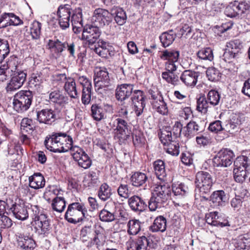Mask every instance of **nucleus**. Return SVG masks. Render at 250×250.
<instances>
[{
    "label": "nucleus",
    "instance_id": "obj_1",
    "mask_svg": "<svg viewBox=\"0 0 250 250\" xmlns=\"http://www.w3.org/2000/svg\"><path fill=\"white\" fill-rule=\"evenodd\" d=\"M87 209L83 205L78 202L69 204L65 214V219L72 224L85 221L87 218Z\"/></svg>",
    "mask_w": 250,
    "mask_h": 250
},
{
    "label": "nucleus",
    "instance_id": "obj_2",
    "mask_svg": "<svg viewBox=\"0 0 250 250\" xmlns=\"http://www.w3.org/2000/svg\"><path fill=\"white\" fill-rule=\"evenodd\" d=\"M33 97V93L30 90H21L18 92L14 97V109L19 113L26 111L31 104Z\"/></svg>",
    "mask_w": 250,
    "mask_h": 250
},
{
    "label": "nucleus",
    "instance_id": "obj_3",
    "mask_svg": "<svg viewBox=\"0 0 250 250\" xmlns=\"http://www.w3.org/2000/svg\"><path fill=\"white\" fill-rule=\"evenodd\" d=\"M66 133L58 132L53 133L49 137H46L44 144L46 148L52 152L61 153L62 151L66 150L68 147L66 146H62V142H64L66 139Z\"/></svg>",
    "mask_w": 250,
    "mask_h": 250
},
{
    "label": "nucleus",
    "instance_id": "obj_4",
    "mask_svg": "<svg viewBox=\"0 0 250 250\" xmlns=\"http://www.w3.org/2000/svg\"><path fill=\"white\" fill-rule=\"evenodd\" d=\"M18 65H15L13 71L10 72V80L5 87L7 92H11L20 88L25 81L26 73L23 71L19 70Z\"/></svg>",
    "mask_w": 250,
    "mask_h": 250
},
{
    "label": "nucleus",
    "instance_id": "obj_5",
    "mask_svg": "<svg viewBox=\"0 0 250 250\" xmlns=\"http://www.w3.org/2000/svg\"><path fill=\"white\" fill-rule=\"evenodd\" d=\"M234 178L237 182H243L247 177L246 171L250 166L249 159L245 156L238 157L234 161Z\"/></svg>",
    "mask_w": 250,
    "mask_h": 250
},
{
    "label": "nucleus",
    "instance_id": "obj_6",
    "mask_svg": "<svg viewBox=\"0 0 250 250\" xmlns=\"http://www.w3.org/2000/svg\"><path fill=\"white\" fill-rule=\"evenodd\" d=\"M195 183L201 194L210 192L213 185L211 175L208 172L199 171L196 175Z\"/></svg>",
    "mask_w": 250,
    "mask_h": 250
},
{
    "label": "nucleus",
    "instance_id": "obj_7",
    "mask_svg": "<svg viewBox=\"0 0 250 250\" xmlns=\"http://www.w3.org/2000/svg\"><path fill=\"white\" fill-rule=\"evenodd\" d=\"M95 88L96 91L102 93L110 84L108 72L105 68L97 69L95 72L94 79Z\"/></svg>",
    "mask_w": 250,
    "mask_h": 250
},
{
    "label": "nucleus",
    "instance_id": "obj_8",
    "mask_svg": "<svg viewBox=\"0 0 250 250\" xmlns=\"http://www.w3.org/2000/svg\"><path fill=\"white\" fill-rule=\"evenodd\" d=\"M234 156L232 151L227 148L222 149L213 158V166L214 167H228L232 163Z\"/></svg>",
    "mask_w": 250,
    "mask_h": 250
},
{
    "label": "nucleus",
    "instance_id": "obj_9",
    "mask_svg": "<svg viewBox=\"0 0 250 250\" xmlns=\"http://www.w3.org/2000/svg\"><path fill=\"white\" fill-rule=\"evenodd\" d=\"M32 210L33 212V219L36 228L41 229L42 232L45 233L49 226L47 216L40 212L39 207L37 206L32 207Z\"/></svg>",
    "mask_w": 250,
    "mask_h": 250
},
{
    "label": "nucleus",
    "instance_id": "obj_10",
    "mask_svg": "<svg viewBox=\"0 0 250 250\" xmlns=\"http://www.w3.org/2000/svg\"><path fill=\"white\" fill-rule=\"evenodd\" d=\"M92 20L96 25L103 27L108 26L112 21V16L107 10L97 8L94 11Z\"/></svg>",
    "mask_w": 250,
    "mask_h": 250
},
{
    "label": "nucleus",
    "instance_id": "obj_11",
    "mask_svg": "<svg viewBox=\"0 0 250 250\" xmlns=\"http://www.w3.org/2000/svg\"><path fill=\"white\" fill-rule=\"evenodd\" d=\"M110 125L113 128L115 137L118 139L123 138L129 134L127 123L121 118L112 119Z\"/></svg>",
    "mask_w": 250,
    "mask_h": 250
},
{
    "label": "nucleus",
    "instance_id": "obj_12",
    "mask_svg": "<svg viewBox=\"0 0 250 250\" xmlns=\"http://www.w3.org/2000/svg\"><path fill=\"white\" fill-rule=\"evenodd\" d=\"M242 45L238 40L230 41L227 43L226 48L223 55L226 62L231 61L236 58L240 53Z\"/></svg>",
    "mask_w": 250,
    "mask_h": 250
},
{
    "label": "nucleus",
    "instance_id": "obj_13",
    "mask_svg": "<svg viewBox=\"0 0 250 250\" xmlns=\"http://www.w3.org/2000/svg\"><path fill=\"white\" fill-rule=\"evenodd\" d=\"M71 10V6L69 4L61 5L58 9L59 23L62 29H65L69 26Z\"/></svg>",
    "mask_w": 250,
    "mask_h": 250
},
{
    "label": "nucleus",
    "instance_id": "obj_14",
    "mask_svg": "<svg viewBox=\"0 0 250 250\" xmlns=\"http://www.w3.org/2000/svg\"><path fill=\"white\" fill-rule=\"evenodd\" d=\"M73 159L78 162L79 166L84 169L88 168L91 165V161L87 154L80 147L75 146L72 149Z\"/></svg>",
    "mask_w": 250,
    "mask_h": 250
},
{
    "label": "nucleus",
    "instance_id": "obj_15",
    "mask_svg": "<svg viewBox=\"0 0 250 250\" xmlns=\"http://www.w3.org/2000/svg\"><path fill=\"white\" fill-rule=\"evenodd\" d=\"M101 32L97 25L88 26L83 29L82 39L86 40L89 44L96 42L101 35Z\"/></svg>",
    "mask_w": 250,
    "mask_h": 250
},
{
    "label": "nucleus",
    "instance_id": "obj_16",
    "mask_svg": "<svg viewBox=\"0 0 250 250\" xmlns=\"http://www.w3.org/2000/svg\"><path fill=\"white\" fill-rule=\"evenodd\" d=\"M134 85L130 83H124L117 86L115 96L117 100L124 101L128 99L134 90Z\"/></svg>",
    "mask_w": 250,
    "mask_h": 250
},
{
    "label": "nucleus",
    "instance_id": "obj_17",
    "mask_svg": "<svg viewBox=\"0 0 250 250\" xmlns=\"http://www.w3.org/2000/svg\"><path fill=\"white\" fill-rule=\"evenodd\" d=\"M10 210L13 213L15 218L19 220H24L28 217L27 208L24 203H14L12 200Z\"/></svg>",
    "mask_w": 250,
    "mask_h": 250
},
{
    "label": "nucleus",
    "instance_id": "obj_18",
    "mask_svg": "<svg viewBox=\"0 0 250 250\" xmlns=\"http://www.w3.org/2000/svg\"><path fill=\"white\" fill-rule=\"evenodd\" d=\"M15 65H17L16 57H11L4 64L0 66V82H4L10 76L11 71H13Z\"/></svg>",
    "mask_w": 250,
    "mask_h": 250
},
{
    "label": "nucleus",
    "instance_id": "obj_19",
    "mask_svg": "<svg viewBox=\"0 0 250 250\" xmlns=\"http://www.w3.org/2000/svg\"><path fill=\"white\" fill-rule=\"evenodd\" d=\"M152 194L166 203L170 198L171 188L167 184L157 185Z\"/></svg>",
    "mask_w": 250,
    "mask_h": 250
},
{
    "label": "nucleus",
    "instance_id": "obj_20",
    "mask_svg": "<svg viewBox=\"0 0 250 250\" xmlns=\"http://www.w3.org/2000/svg\"><path fill=\"white\" fill-rule=\"evenodd\" d=\"M199 77L197 72L191 70H185L180 76L181 81L188 87H194Z\"/></svg>",
    "mask_w": 250,
    "mask_h": 250
},
{
    "label": "nucleus",
    "instance_id": "obj_21",
    "mask_svg": "<svg viewBox=\"0 0 250 250\" xmlns=\"http://www.w3.org/2000/svg\"><path fill=\"white\" fill-rule=\"evenodd\" d=\"M60 77L62 79L66 80L64 88L67 93L71 98L78 99L79 94L74 80L71 78H67L65 74H60Z\"/></svg>",
    "mask_w": 250,
    "mask_h": 250
},
{
    "label": "nucleus",
    "instance_id": "obj_22",
    "mask_svg": "<svg viewBox=\"0 0 250 250\" xmlns=\"http://www.w3.org/2000/svg\"><path fill=\"white\" fill-rule=\"evenodd\" d=\"M37 119L41 123L51 124L56 120L54 111L51 109H44L37 113Z\"/></svg>",
    "mask_w": 250,
    "mask_h": 250
},
{
    "label": "nucleus",
    "instance_id": "obj_23",
    "mask_svg": "<svg viewBox=\"0 0 250 250\" xmlns=\"http://www.w3.org/2000/svg\"><path fill=\"white\" fill-rule=\"evenodd\" d=\"M18 245L24 250H33L35 248V242L30 237L21 233L17 235Z\"/></svg>",
    "mask_w": 250,
    "mask_h": 250
},
{
    "label": "nucleus",
    "instance_id": "obj_24",
    "mask_svg": "<svg viewBox=\"0 0 250 250\" xmlns=\"http://www.w3.org/2000/svg\"><path fill=\"white\" fill-rule=\"evenodd\" d=\"M29 186L35 189L43 188L45 184V180L43 176L39 172L35 173L29 177Z\"/></svg>",
    "mask_w": 250,
    "mask_h": 250
},
{
    "label": "nucleus",
    "instance_id": "obj_25",
    "mask_svg": "<svg viewBox=\"0 0 250 250\" xmlns=\"http://www.w3.org/2000/svg\"><path fill=\"white\" fill-rule=\"evenodd\" d=\"M205 218L208 224L214 226L224 227L229 226V222H221V219L218 215V212H211L206 214Z\"/></svg>",
    "mask_w": 250,
    "mask_h": 250
},
{
    "label": "nucleus",
    "instance_id": "obj_26",
    "mask_svg": "<svg viewBox=\"0 0 250 250\" xmlns=\"http://www.w3.org/2000/svg\"><path fill=\"white\" fill-rule=\"evenodd\" d=\"M172 190L173 195L176 198L181 199L186 196L189 193V188L184 183L173 185Z\"/></svg>",
    "mask_w": 250,
    "mask_h": 250
},
{
    "label": "nucleus",
    "instance_id": "obj_27",
    "mask_svg": "<svg viewBox=\"0 0 250 250\" xmlns=\"http://www.w3.org/2000/svg\"><path fill=\"white\" fill-rule=\"evenodd\" d=\"M148 239L145 236L139 237L136 242H131L128 250H146L149 246Z\"/></svg>",
    "mask_w": 250,
    "mask_h": 250
},
{
    "label": "nucleus",
    "instance_id": "obj_28",
    "mask_svg": "<svg viewBox=\"0 0 250 250\" xmlns=\"http://www.w3.org/2000/svg\"><path fill=\"white\" fill-rule=\"evenodd\" d=\"M128 203L132 210L134 211H143L146 207L145 202L139 196H133L128 200Z\"/></svg>",
    "mask_w": 250,
    "mask_h": 250
},
{
    "label": "nucleus",
    "instance_id": "obj_29",
    "mask_svg": "<svg viewBox=\"0 0 250 250\" xmlns=\"http://www.w3.org/2000/svg\"><path fill=\"white\" fill-rule=\"evenodd\" d=\"M111 16L114 17V20L118 25H123L126 22L127 17L124 10L120 7H114L111 10Z\"/></svg>",
    "mask_w": 250,
    "mask_h": 250
},
{
    "label": "nucleus",
    "instance_id": "obj_30",
    "mask_svg": "<svg viewBox=\"0 0 250 250\" xmlns=\"http://www.w3.org/2000/svg\"><path fill=\"white\" fill-rule=\"evenodd\" d=\"M167 228V220L163 216L157 217L153 224L150 226L149 229L152 232H164Z\"/></svg>",
    "mask_w": 250,
    "mask_h": 250
},
{
    "label": "nucleus",
    "instance_id": "obj_31",
    "mask_svg": "<svg viewBox=\"0 0 250 250\" xmlns=\"http://www.w3.org/2000/svg\"><path fill=\"white\" fill-rule=\"evenodd\" d=\"M199 125L194 121H190L184 129L183 134L188 138H191L200 131Z\"/></svg>",
    "mask_w": 250,
    "mask_h": 250
},
{
    "label": "nucleus",
    "instance_id": "obj_32",
    "mask_svg": "<svg viewBox=\"0 0 250 250\" xmlns=\"http://www.w3.org/2000/svg\"><path fill=\"white\" fill-rule=\"evenodd\" d=\"M47 46L48 48L56 54H60L66 48V42H62L57 39L49 40Z\"/></svg>",
    "mask_w": 250,
    "mask_h": 250
},
{
    "label": "nucleus",
    "instance_id": "obj_33",
    "mask_svg": "<svg viewBox=\"0 0 250 250\" xmlns=\"http://www.w3.org/2000/svg\"><path fill=\"white\" fill-rule=\"evenodd\" d=\"M227 200V197L223 190L213 192L210 196V201L215 207L222 206Z\"/></svg>",
    "mask_w": 250,
    "mask_h": 250
},
{
    "label": "nucleus",
    "instance_id": "obj_34",
    "mask_svg": "<svg viewBox=\"0 0 250 250\" xmlns=\"http://www.w3.org/2000/svg\"><path fill=\"white\" fill-rule=\"evenodd\" d=\"M147 180L148 177L146 174L141 172H136L131 177L132 185L137 187L145 185Z\"/></svg>",
    "mask_w": 250,
    "mask_h": 250
},
{
    "label": "nucleus",
    "instance_id": "obj_35",
    "mask_svg": "<svg viewBox=\"0 0 250 250\" xmlns=\"http://www.w3.org/2000/svg\"><path fill=\"white\" fill-rule=\"evenodd\" d=\"M179 51L175 50L166 49L161 51L160 58L167 62H177L179 57Z\"/></svg>",
    "mask_w": 250,
    "mask_h": 250
},
{
    "label": "nucleus",
    "instance_id": "obj_36",
    "mask_svg": "<svg viewBox=\"0 0 250 250\" xmlns=\"http://www.w3.org/2000/svg\"><path fill=\"white\" fill-rule=\"evenodd\" d=\"M153 167L158 178L161 181H164L167 175L164 162L161 160H158L154 162Z\"/></svg>",
    "mask_w": 250,
    "mask_h": 250
},
{
    "label": "nucleus",
    "instance_id": "obj_37",
    "mask_svg": "<svg viewBox=\"0 0 250 250\" xmlns=\"http://www.w3.org/2000/svg\"><path fill=\"white\" fill-rule=\"evenodd\" d=\"M44 79L41 74L33 73L30 77L29 81V86L31 88L39 90L42 86Z\"/></svg>",
    "mask_w": 250,
    "mask_h": 250
},
{
    "label": "nucleus",
    "instance_id": "obj_38",
    "mask_svg": "<svg viewBox=\"0 0 250 250\" xmlns=\"http://www.w3.org/2000/svg\"><path fill=\"white\" fill-rule=\"evenodd\" d=\"M142 223L138 219L130 220L127 224V232L129 235H136L141 229Z\"/></svg>",
    "mask_w": 250,
    "mask_h": 250
},
{
    "label": "nucleus",
    "instance_id": "obj_39",
    "mask_svg": "<svg viewBox=\"0 0 250 250\" xmlns=\"http://www.w3.org/2000/svg\"><path fill=\"white\" fill-rule=\"evenodd\" d=\"M176 37V34L172 30L162 33L160 36V40L165 47L169 46L172 43Z\"/></svg>",
    "mask_w": 250,
    "mask_h": 250
},
{
    "label": "nucleus",
    "instance_id": "obj_40",
    "mask_svg": "<svg viewBox=\"0 0 250 250\" xmlns=\"http://www.w3.org/2000/svg\"><path fill=\"white\" fill-rule=\"evenodd\" d=\"M91 111L92 117L96 121H101L105 117V110L99 104H93L91 107Z\"/></svg>",
    "mask_w": 250,
    "mask_h": 250
},
{
    "label": "nucleus",
    "instance_id": "obj_41",
    "mask_svg": "<svg viewBox=\"0 0 250 250\" xmlns=\"http://www.w3.org/2000/svg\"><path fill=\"white\" fill-rule=\"evenodd\" d=\"M51 207L54 211L58 212H62L66 207L64 198L59 196L54 198L52 201Z\"/></svg>",
    "mask_w": 250,
    "mask_h": 250
},
{
    "label": "nucleus",
    "instance_id": "obj_42",
    "mask_svg": "<svg viewBox=\"0 0 250 250\" xmlns=\"http://www.w3.org/2000/svg\"><path fill=\"white\" fill-rule=\"evenodd\" d=\"M111 195V188L106 183L103 184L98 190L99 198L103 201H105L110 198Z\"/></svg>",
    "mask_w": 250,
    "mask_h": 250
},
{
    "label": "nucleus",
    "instance_id": "obj_43",
    "mask_svg": "<svg viewBox=\"0 0 250 250\" xmlns=\"http://www.w3.org/2000/svg\"><path fill=\"white\" fill-rule=\"evenodd\" d=\"M164 203H165L164 201L152 193V196L148 202V207L150 211H154L163 207Z\"/></svg>",
    "mask_w": 250,
    "mask_h": 250
},
{
    "label": "nucleus",
    "instance_id": "obj_44",
    "mask_svg": "<svg viewBox=\"0 0 250 250\" xmlns=\"http://www.w3.org/2000/svg\"><path fill=\"white\" fill-rule=\"evenodd\" d=\"M49 99L50 101L53 103L59 104L67 102V98L64 96L59 90H55L51 92L49 94Z\"/></svg>",
    "mask_w": 250,
    "mask_h": 250
},
{
    "label": "nucleus",
    "instance_id": "obj_45",
    "mask_svg": "<svg viewBox=\"0 0 250 250\" xmlns=\"http://www.w3.org/2000/svg\"><path fill=\"white\" fill-rule=\"evenodd\" d=\"M198 58L202 60L211 61L213 59L212 49L209 47L200 49L197 53Z\"/></svg>",
    "mask_w": 250,
    "mask_h": 250
},
{
    "label": "nucleus",
    "instance_id": "obj_46",
    "mask_svg": "<svg viewBox=\"0 0 250 250\" xmlns=\"http://www.w3.org/2000/svg\"><path fill=\"white\" fill-rule=\"evenodd\" d=\"M132 136L133 144L135 146H141L145 144V139L140 130L136 129H133Z\"/></svg>",
    "mask_w": 250,
    "mask_h": 250
},
{
    "label": "nucleus",
    "instance_id": "obj_47",
    "mask_svg": "<svg viewBox=\"0 0 250 250\" xmlns=\"http://www.w3.org/2000/svg\"><path fill=\"white\" fill-rule=\"evenodd\" d=\"M152 105L153 108L160 114L166 115L167 113L168 109L167 104L162 98L153 102Z\"/></svg>",
    "mask_w": 250,
    "mask_h": 250
},
{
    "label": "nucleus",
    "instance_id": "obj_48",
    "mask_svg": "<svg viewBox=\"0 0 250 250\" xmlns=\"http://www.w3.org/2000/svg\"><path fill=\"white\" fill-rule=\"evenodd\" d=\"M35 127L33 120L28 118H23L21 123V133L31 132Z\"/></svg>",
    "mask_w": 250,
    "mask_h": 250
},
{
    "label": "nucleus",
    "instance_id": "obj_49",
    "mask_svg": "<svg viewBox=\"0 0 250 250\" xmlns=\"http://www.w3.org/2000/svg\"><path fill=\"white\" fill-rule=\"evenodd\" d=\"M10 51L8 41L0 39V63H1Z\"/></svg>",
    "mask_w": 250,
    "mask_h": 250
},
{
    "label": "nucleus",
    "instance_id": "obj_50",
    "mask_svg": "<svg viewBox=\"0 0 250 250\" xmlns=\"http://www.w3.org/2000/svg\"><path fill=\"white\" fill-rule=\"evenodd\" d=\"M162 78L167 83L172 85L177 84L179 82V77L174 72H163L162 74Z\"/></svg>",
    "mask_w": 250,
    "mask_h": 250
},
{
    "label": "nucleus",
    "instance_id": "obj_51",
    "mask_svg": "<svg viewBox=\"0 0 250 250\" xmlns=\"http://www.w3.org/2000/svg\"><path fill=\"white\" fill-rule=\"evenodd\" d=\"M165 146V149L167 153L173 156H177L179 154V145L176 141H172Z\"/></svg>",
    "mask_w": 250,
    "mask_h": 250
},
{
    "label": "nucleus",
    "instance_id": "obj_52",
    "mask_svg": "<svg viewBox=\"0 0 250 250\" xmlns=\"http://www.w3.org/2000/svg\"><path fill=\"white\" fill-rule=\"evenodd\" d=\"M209 103L205 97H200L197 101V109L199 112L206 113L208 111Z\"/></svg>",
    "mask_w": 250,
    "mask_h": 250
},
{
    "label": "nucleus",
    "instance_id": "obj_53",
    "mask_svg": "<svg viewBox=\"0 0 250 250\" xmlns=\"http://www.w3.org/2000/svg\"><path fill=\"white\" fill-rule=\"evenodd\" d=\"M207 99L210 105L215 106L218 104L220 100V95L215 90H210L207 95Z\"/></svg>",
    "mask_w": 250,
    "mask_h": 250
},
{
    "label": "nucleus",
    "instance_id": "obj_54",
    "mask_svg": "<svg viewBox=\"0 0 250 250\" xmlns=\"http://www.w3.org/2000/svg\"><path fill=\"white\" fill-rule=\"evenodd\" d=\"M62 192V191L61 189L57 188H52L49 190L46 191L44 193L43 197L46 201L50 202L54 198L61 195Z\"/></svg>",
    "mask_w": 250,
    "mask_h": 250
},
{
    "label": "nucleus",
    "instance_id": "obj_55",
    "mask_svg": "<svg viewBox=\"0 0 250 250\" xmlns=\"http://www.w3.org/2000/svg\"><path fill=\"white\" fill-rule=\"evenodd\" d=\"M42 24L37 21H34L30 27V33L34 39H38L40 38L41 35V29Z\"/></svg>",
    "mask_w": 250,
    "mask_h": 250
},
{
    "label": "nucleus",
    "instance_id": "obj_56",
    "mask_svg": "<svg viewBox=\"0 0 250 250\" xmlns=\"http://www.w3.org/2000/svg\"><path fill=\"white\" fill-rule=\"evenodd\" d=\"M145 101H141L131 103L133 110L137 117H140L143 113L146 107Z\"/></svg>",
    "mask_w": 250,
    "mask_h": 250
},
{
    "label": "nucleus",
    "instance_id": "obj_57",
    "mask_svg": "<svg viewBox=\"0 0 250 250\" xmlns=\"http://www.w3.org/2000/svg\"><path fill=\"white\" fill-rule=\"evenodd\" d=\"M97 44L98 46L97 47H100L104 50V52H108V53L110 57L114 55V48L112 45L109 42H105L103 40H99L97 42Z\"/></svg>",
    "mask_w": 250,
    "mask_h": 250
},
{
    "label": "nucleus",
    "instance_id": "obj_58",
    "mask_svg": "<svg viewBox=\"0 0 250 250\" xmlns=\"http://www.w3.org/2000/svg\"><path fill=\"white\" fill-rule=\"evenodd\" d=\"M207 76L208 80L210 81H218L221 77V73L216 68L210 67L207 70Z\"/></svg>",
    "mask_w": 250,
    "mask_h": 250
},
{
    "label": "nucleus",
    "instance_id": "obj_59",
    "mask_svg": "<svg viewBox=\"0 0 250 250\" xmlns=\"http://www.w3.org/2000/svg\"><path fill=\"white\" fill-rule=\"evenodd\" d=\"M160 139L164 146H166L172 141H174L173 140L172 132L167 130H164L161 132Z\"/></svg>",
    "mask_w": 250,
    "mask_h": 250
},
{
    "label": "nucleus",
    "instance_id": "obj_60",
    "mask_svg": "<svg viewBox=\"0 0 250 250\" xmlns=\"http://www.w3.org/2000/svg\"><path fill=\"white\" fill-rule=\"evenodd\" d=\"M72 24L83 23L82 9L80 7L75 9L71 17Z\"/></svg>",
    "mask_w": 250,
    "mask_h": 250
},
{
    "label": "nucleus",
    "instance_id": "obj_61",
    "mask_svg": "<svg viewBox=\"0 0 250 250\" xmlns=\"http://www.w3.org/2000/svg\"><path fill=\"white\" fill-rule=\"evenodd\" d=\"M239 15H242L243 14L246 13L250 9V4L245 1L238 2V1H234Z\"/></svg>",
    "mask_w": 250,
    "mask_h": 250
},
{
    "label": "nucleus",
    "instance_id": "obj_62",
    "mask_svg": "<svg viewBox=\"0 0 250 250\" xmlns=\"http://www.w3.org/2000/svg\"><path fill=\"white\" fill-rule=\"evenodd\" d=\"M243 197L239 195H235V196L232 198L230 201L231 207L236 210H239L242 207Z\"/></svg>",
    "mask_w": 250,
    "mask_h": 250
},
{
    "label": "nucleus",
    "instance_id": "obj_63",
    "mask_svg": "<svg viewBox=\"0 0 250 250\" xmlns=\"http://www.w3.org/2000/svg\"><path fill=\"white\" fill-rule=\"evenodd\" d=\"M100 219L103 222H111L115 219L113 213L108 211L107 209H103L99 214Z\"/></svg>",
    "mask_w": 250,
    "mask_h": 250
},
{
    "label": "nucleus",
    "instance_id": "obj_64",
    "mask_svg": "<svg viewBox=\"0 0 250 250\" xmlns=\"http://www.w3.org/2000/svg\"><path fill=\"white\" fill-rule=\"evenodd\" d=\"M225 14L227 17L230 18L239 16L237 10V7H236L234 2L230 3L226 7L225 10Z\"/></svg>",
    "mask_w": 250,
    "mask_h": 250
}]
</instances>
